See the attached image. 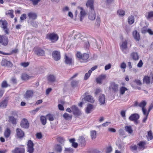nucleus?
Returning <instances> with one entry per match:
<instances>
[{"mask_svg": "<svg viewBox=\"0 0 153 153\" xmlns=\"http://www.w3.org/2000/svg\"><path fill=\"white\" fill-rule=\"evenodd\" d=\"M76 56L81 62L86 63L90 60L89 55L86 53H82L80 52H77L76 54Z\"/></svg>", "mask_w": 153, "mask_h": 153, "instance_id": "f257e3e1", "label": "nucleus"}, {"mask_svg": "<svg viewBox=\"0 0 153 153\" xmlns=\"http://www.w3.org/2000/svg\"><path fill=\"white\" fill-rule=\"evenodd\" d=\"M46 37L50 40L52 43H54L56 42L59 38L58 34L54 32L48 34L47 35Z\"/></svg>", "mask_w": 153, "mask_h": 153, "instance_id": "f03ea898", "label": "nucleus"}, {"mask_svg": "<svg viewBox=\"0 0 153 153\" xmlns=\"http://www.w3.org/2000/svg\"><path fill=\"white\" fill-rule=\"evenodd\" d=\"M0 24L1 27L3 29L4 33L7 34L9 33V29L7 28V22L5 20H0Z\"/></svg>", "mask_w": 153, "mask_h": 153, "instance_id": "7ed1b4c3", "label": "nucleus"}, {"mask_svg": "<svg viewBox=\"0 0 153 153\" xmlns=\"http://www.w3.org/2000/svg\"><path fill=\"white\" fill-rule=\"evenodd\" d=\"M9 43V39L8 37L5 35L0 34V44L4 46H7Z\"/></svg>", "mask_w": 153, "mask_h": 153, "instance_id": "20e7f679", "label": "nucleus"}, {"mask_svg": "<svg viewBox=\"0 0 153 153\" xmlns=\"http://www.w3.org/2000/svg\"><path fill=\"white\" fill-rule=\"evenodd\" d=\"M89 93L88 92H86L84 94L85 97L83 99L89 102L94 103V102L95 100L93 97L91 95H88Z\"/></svg>", "mask_w": 153, "mask_h": 153, "instance_id": "39448f33", "label": "nucleus"}, {"mask_svg": "<svg viewBox=\"0 0 153 153\" xmlns=\"http://www.w3.org/2000/svg\"><path fill=\"white\" fill-rule=\"evenodd\" d=\"M73 114L76 116H79L81 114L80 110L75 105H74L71 107Z\"/></svg>", "mask_w": 153, "mask_h": 153, "instance_id": "423d86ee", "label": "nucleus"}, {"mask_svg": "<svg viewBox=\"0 0 153 153\" xmlns=\"http://www.w3.org/2000/svg\"><path fill=\"white\" fill-rule=\"evenodd\" d=\"M1 65L3 66L7 67L8 68H12L13 64L12 62L6 59H3L1 62Z\"/></svg>", "mask_w": 153, "mask_h": 153, "instance_id": "0eeeda50", "label": "nucleus"}, {"mask_svg": "<svg viewBox=\"0 0 153 153\" xmlns=\"http://www.w3.org/2000/svg\"><path fill=\"white\" fill-rule=\"evenodd\" d=\"M139 115L137 114H131L129 117V119L131 121H134L136 124L137 123V120L139 118Z\"/></svg>", "mask_w": 153, "mask_h": 153, "instance_id": "6e6552de", "label": "nucleus"}, {"mask_svg": "<svg viewBox=\"0 0 153 153\" xmlns=\"http://www.w3.org/2000/svg\"><path fill=\"white\" fill-rule=\"evenodd\" d=\"M12 153H25V149L23 146L17 147L12 151Z\"/></svg>", "mask_w": 153, "mask_h": 153, "instance_id": "1a4fd4ad", "label": "nucleus"}, {"mask_svg": "<svg viewBox=\"0 0 153 153\" xmlns=\"http://www.w3.org/2000/svg\"><path fill=\"white\" fill-rule=\"evenodd\" d=\"M27 152L29 153H33V152L34 144L33 142L30 140L28 141L27 144Z\"/></svg>", "mask_w": 153, "mask_h": 153, "instance_id": "9d476101", "label": "nucleus"}, {"mask_svg": "<svg viewBox=\"0 0 153 153\" xmlns=\"http://www.w3.org/2000/svg\"><path fill=\"white\" fill-rule=\"evenodd\" d=\"M20 125L23 128H28L29 126V124L27 119L23 118L21 121Z\"/></svg>", "mask_w": 153, "mask_h": 153, "instance_id": "9b49d317", "label": "nucleus"}, {"mask_svg": "<svg viewBox=\"0 0 153 153\" xmlns=\"http://www.w3.org/2000/svg\"><path fill=\"white\" fill-rule=\"evenodd\" d=\"M52 56L54 59L56 61H58L60 59V52L59 51H55L52 52Z\"/></svg>", "mask_w": 153, "mask_h": 153, "instance_id": "f8f14e48", "label": "nucleus"}, {"mask_svg": "<svg viewBox=\"0 0 153 153\" xmlns=\"http://www.w3.org/2000/svg\"><path fill=\"white\" fill-rule=\"evenodd\" d=\"M147 143L145 141H140L137 144V146L138 149L140 150H143L145 149L146 146V145Z\"/></svg>", "mask_w": 153, "mask_h": 153, "instance_id": "ddd939ff", "label": "nucleus"}, {"mask_svg": "<svg viewBox=\"0 0 153 153\" xmlns=\"http://www.w3.org/2000/svg\"><path fill=\"white\" fill-rule=\"evenodd\" d=\"M88 18L91 20H94L96 18V14L94 9L89 10L88 13Z\"/></svg>", "mask_w": 153, "mask_h": 153, "instance_id": "4468645a", "label": "nucleus"}, {"mask_svg": "<svg viewBox=\"0 0 153 153\" xmlns=\"http://www.w3.org/2000/svg\"><path fill=\"white\" fill-rule=\"evenodd\" d=\"M35 54L38 56H43L45 55V51L41 48H38L35 51Z\"/></svg>", "mask_w": 153, "mask_h": 153, "instance_id": "2eb2a0df", "label": "nucleus"}, {"mask_svg": "<svg viewBox=\"0 0 153 153\" xmlns=\"http://www.w3.org/2000/svg\"><path fill=\"white\" fill-rule=\"evenodd\" d=\"M11 131L9 128H7L5 130L4 132V136L7 140H8L9 138H10Z\"/></svg>", "mask_w": 153, "mask_h": 153, "instance_id": "dca6fc26", "label": "nucleus"}, {"mask_svg": "<svg viewBox=\"0 0 153 153\" xmlns=\"http://www.w3.org/2000/svg\"><path fill=\"white\" fill-rule=\"evenodd\" d=\"M110 88L112 89L113 91L116 92L118 90V85L117 84H116L115 82H111L110 83Z\"/></svg>", "mask_w": 153, "mask_h": 153, "instance_id": "f3484780", "label": "nucleus"}, {"mask_svg": "<svg viewBox=\"0 0 153 153\" xmlns=\"http://www.w3.org/2000/svg\"><path fill=\"white\" fill-rule=\"evenodd\" d=\"M147 104V102L145 100H143L139 104V106L142 108V110L143 113L145 114V112L147 111L145 108V107Z\"/></svg>", "mask_w": 153, "mask_h": 153, "instance_id": "a211bd4d", "label": "nucleus"}, {"mask_svg": "<svg viewBox=\"0 0 153 153\" xmlns=\"http://www.w3.org/2000/svg\"><path fill=\"white\" fill-rule=\"evenodd\" d=\"M127 41L125 40L121 44H120V47L122 51L124 52V50L126 49L127 48Z\"/></svg>", "mask_w": 153, "mask_h": 153, "instance_id": "6ab92c4d", "label": "nucleus"}, {"mask_svg": "<svg viewBox=\"0 0 153 153\" xmlns=\"http://www.w3.org/2000/svg\"><path fill=\"white\" fill-rule=\"evenodd\" d=\"M94 0H88L86 5L87 7L89 8L90 10H93L94 9Z\"/></svg>", "mask_w": 153, "mask_h": 153, "instance_id": "aec40b11", "label": "nucleus"}, {"mask_svg": "<svg viewBox=\"0 0 153 153\" xmlns=\"http://www.w3.org/2000/svg\"><path fill=\"white\" fill-rule=\"evenodd\" d=\"M106 76L105 75L101 74L96 79V81L97 83L101 84L102 81L105 79Z\"/></svg>", "mask_w": 153, "mask_h": 153, "instance_id": "412c9836", "label": "nucleus"}, {"mask_svg": "<svg viewBox=\"0 0 153 153\" xmlns=\"http://www.w3.org/2000/svg\"><path fill=\"white\" fill-rule=\"evenodd\" d=\"M65 62L66 64L69 65H71L73 62L72 58L68 56L66 54L65 55Z\"/></svg>", "mask_w": 153, "mask_h": 153, "instance_id": "4be33fe9", "label": "nucleus"}, {"mask_svg": "<svg viewBox=\"0 0 153 153\" xmlns=\"http://www.w3.org/2000/svg\"><path fill=\"white\" fill-rule=\"evenodd\" d=\"M16 135L19 138H22L23 137L24 133L21 129L17 128L16 129Z\"/></svg>", "mask_w": 153, "mask_h": 153, "instance_id": "5701e85b", "label": "nucleus"}, {"mask_svg": "<svg viewBox=\"0 0 153 153\" xmlns=\"http://www.w3.org/2000/svg\"><path fill=\"white\" fill-rule=\"evenodd\" d=\"M78 140L79 144L81 146H85L86 145V142L83 136L79 137Z\"/></svg>", "mask_w": 153, "mask_h": 153, "instance_id": "b1692460", "label": "nucleus"}, {"mask_svg": "<svg viewBox=\"0 0 153 153\" xmlns=\"http://www.w3.org/2000/svg\"><path fill=\"white\" fill-rule=\"evenodd\" d=\"M131 57L135 61L138 60L139 59V55L136 52H133L130 54Z\"/></svg>", "mask_w": 153, "mask_h": 153, "instance_id": "393cba45", "label": "nucleus"}, {"mask_svg": "<svg viewBox=\"0 0 153 153\" xmlns=\"http://www.w3.org/2000/svg\"><path fill=\"white\" fill-rule=\"evenodd\" d=\"M18 50L17 49H15L12 50L11 52L10 53H6L0 51V54L5 55H10L13 53H16L18 52Z\"/></svg>", "mask_w": 153, "mask_h": 153, "instance_id": "a878e982", "label": "nucleus"}, {"mask_svg": "<svg viewBox=\"0 0 153 153\" xmlns=\"http://www.w3.org/2000/svg\"><path fill=\"white\" fill-rule=\"evenodd\" d=\"M80 9L81 11L80 13L79 18L80 21H82L86 15V13L82 7H80Z\"/></svg>", "mask_w": 153, "mask_h": 153, "instance_id": "bb28decb", "label": "nucleus"}, {"mask_svg": "<svg viewBox=\"0 0 153 153\" xmlns=\"http://www.w3.org/2000/svg\"><path fill=\"white\" fill-rule=\"evenodd\" d=\"M33 93L32 90L27 91L25 95V97L27 99H28L32 97Z\"/></svg>", "mask_w": 153, "mask_h": 153, "instance_id": "cd10ccee", "label": "nucleus"}, {"mask_svg": "<svg viewBox=\"0 0 153 153\" xmlns=\"http://www.w3.org/2000/svg\"><path fill=\"white\" fill-rule=\"evenodd\" d=\"M133 36L135 39L137 41H139L140 39V35L138 33L136 30L134 31L133 32Z\"/></svg>", "mask_w": 153, "mask_h": 153, "instance_id": "c85d7f7f", "label": "nucleus"}, {"mask_svg": "<svg viewBox=\"0 0 153 153\" xmlns=\"http://www.w3.org/2000/svg\"><path fill=\"white\" fill-rule=\"evenodd\" d=\"M105 96L104 94H100L99 98V100L101 105L104 104L105 103Z\"/></svg>", "mask_w": 153, "mask_h": 153, "instance_id": "c756f323", "label": "nucleus"}, {"mask_svg": "<svg viewBox=\"0 0 153 153\" xmlns=\"http://www.w3.org/2000/svg\"><path fill=\"white\" fill-rule=\"evenodd\" d=\"M48 81L50 82H53L55 81V77L53 75L50 74L47 77Z\"/></svg>", "mask_w": 153, "mask_h": 153, "instance_id": "7c9ffc66", "label": "nucleus"}, {"mask_svg": "<svg viewBox=\"0 0 153 153\" xmlns=\"http://www.w3.org/2000/svg\"><path fill=\"white\" fill-rule=\"evenodd\" d=\"M28 16L29 18L33 20L36 19L37 17L36 14L33 12L29 13L28 14Z\"/></svg>", "mask_w": 153, "mask_h": 153, "instance_id": "2f4dec72", "label": "nucleus"}, {"mask_svg": "<svg viewBox=\"0 0 153 153\" xmlns=\"http://www.w3.org/2000/svg\"><path fill=\"white\" fill-rule=\"evenodd\" d=\"M93 108L94 106L93 105L91 104H88L86 108L85 111L86 113L87 114L90 113Z\"/></svg>", "mask_w": 153, "mask_h": 153, "instance_id": "473e14b6", "label": "nucleus"}, {"mask_svg": "<svg viewBox=\"0 0 153 153\" xmlns=\"http://www.w3.org/2000/svg\"><path fill=\"white\" fill-rule=\"evenodd\" d=\"M8 103V100L7 99H4L0 103V107L2 108H4L7 106Z\"/></svg>", "mask_w": 153, "mask_h": 153, "instance_id": "72a5a7b5", "label": "nucleus"}, {"mask_svg": "<svg viewBox=\"0 0 153 153\" xmlns=\"http://www.w3.org/2000/svg\"><path fill=\"white\" fill-rule=\"evenodd\" d=\"M143 82L147 84H149L151 82L150 77L148 76H145L143 78Z\"/></svg>", "mask_w": 153, "mask_h": 153, "instance_id": "f704fd0d", "label": "nucleus"}, {"mask_svg": "<svg viewBox=\"0 0 153 153\" xmlns=\"http://www.w3.org/2000/svg\"><path fill=\"white\" fill-rule=\"evenodd\" d=\"M40 121L43 125H46L47 123V118L44 116H41L40 117Z\"/></svg>", "mask_w": 153, "mask_h": 153, "instance_id": "c9c22d12", "label": "nucleus"}, {"mask_svg": "<svg viewBox=\"0 0 153 153\" xmlns=\"http://www.w3.org/2000/svg\"><path fill=\"white\" fill-rule=\"evenodd\" d=\"M63 117L66 120H70L72 119V116L65 113L63 114Z\"/></svg>", "mask_w": 153, "mask_h": 153, "instance_id": "e433bc0d", "label": "nucleus"}, {"mask_svg": "<svg viewBox=\"0 0 153 153\" xmlns=\"http://www.w3.org/2000/svg\"><path fill=\"white\" fill-rule=\"evenodd\" d=\"M32 77V76H29L28 74L25 73L23 74L21 76L22 79L23 80H28Z\"/></svg>", "mask_w": 153, "mask_h": 153, "instance_id": "4c0bfd02", "label": "nucleus"}, {"mask_svg": "<svg viewBox=\"0 0 153 153\" xmlns=\"http://www.w3.org/2000/svg\"><path fill=\"white\" fill-rule=\"evenodd\" d=\"M117 14L119 16L123 17L125 15V11L122 9H119L117 11Z\"/></svg>", "mask_w": 153, "mask_h": 153, "instance_id": "58836bf2", "label": "nucleus"}, {"mask_svg": "<svg viewBox=\"0 0 153 153\" xmlns=\"http://www.w3.org/2000/svg\"><path fill=\"white\" fill-rule=\"evenodd\" d=\"M46 117L50 121H53L54 120V115L50 113L47 114Z\"/></svg>", "mask_w": 153, "mask_h": 153, "instance_id": "ea45409f", "label": "nucleus"}, {"mask_svg": "<svg viewBox=\"0 0 153 153\" xmlns=\"http://www.w3.org/2000/svg\"><path fill=\"white\" fill-rule=\"evenodd\" d=\"M13 13L14 11L13 10H9L6 13V14L7 15H9L11 18H13L14 17Z\"/></svg>", "mask_w": 153, "mask_h": 153, "instance_id": "a19ab883", "label": "nucleus"}, {"mask_svg": "<svg viewBox=\"0 0 153 153\" xmlns=\"http://www.w3.org/2000/svg\"><path fill=\"white\" fill-rule=\"evenodd\" d=\"M128 23L130 25L133 24L134 21V18L133 16H129L128 19Z\"/></svg>", "mask_w": 153, "mask_h": 153, "instance_id": "79ce46f5", "label": "nucleus"}, {"mask_svg": "<svg viewBox=\"0 0 153 153\" xmlns=\"http://www.w3.org/2000/svg\"><path fill=\"white\" fill-rule=\"evenodd\" d=\"M128 90V89L126 87L122 86L120 88V94H123L125 92Z\"/></svg>", "mask_w": 153, "mask_h": 153, "instance_id": "37998d69", "label": "nucleus"}, {"mask_svg": "<svg viewBox=\"0 0 153 153\" xmlns=\"http://www.w3.org/2000/svg\"><path fill=\"white\" fill-rule=\"evenodd\" d=\"M79 84L78 80H73L71 82V86L74 88L78 86Z\"/></svg>", "mask_w": 153, "mask_h": 153, "instance_id": "c03bdc74", "label": "nucleus"}, {"mask_svg": "<svg viewBox=\"0 0 153 153\" xmlns=\"http://www.w3.org/2000/svg\"><path fill=\"white\" fill-rule=\"evenodd\" d=\"M146 137L148 140H152L153 139L152 134L151 131H149L148 132Z\"/></svg>", "mask_w": 153, "mask_h": 153, "instance_id": "a18cd8bd", "label": "nucleus"}, {"mask_svg": "<svg viewBox=\"0 0 153 153\" xmlns=\"http://www.w3.org/2000/svg\"><path fill=\"white\" fill-rule=\"evenodd\" d=\"M91 136L92 139H95L96 137L97 132L96 131L93 130L91 132Z\"/></svg>", "mask_w": 153, "mask_h": 153, "instance_id": "49530a36", "label": "nucleus"}, {"mask_svg": "<svg viewBox=\"0 0 153 153\" xmlns=\"http://www.w3.org/2000/svg\"><path fill=\"white\" fill-rule=\"evenodd\" d=\"M125 128L126 131L129 133L131 134L132 133L133 130L131 126H126Z\"/></svg>", "mask_w": 153, "mask_h": 153, "instance_id": "de8ad7c7", "label": "nucleus"}, {"mask_svg": "<svg viewBox=\"0 0 153 153\" xmlns=\"http://www.w3.org/2000/svg\"><path fill=\"white\" fill-rule=\"evenodd\" d=\"M92 71L91 70H89L88 73H86L84 76V79L85 80H87L88 79L89 77L90 76L91 74Z\"/></svg>", "mask_w": 153, "mask_h": 153, "instance_id": "09e8293b", "label": "nucleus"}, {"mask_svg": "<svg viewBox=\"0 0 153 153\" xmlns=\"http://www.w3.org/2000/svg\"><path fill=\"white\" fill-rule=\"evenodd\" d=\"M145 16L148 19L153 18V11H151L148 12L147 13V15H146Z\"/></svg>", "mask_w": 153, "mask_h": 153, "instance_id": "8fccbe9b", "label": "nucleus"}, {"mask_svg": "<svg viewBox=\"0 0 153 153\" xmlns=\"http://www.w3.org/2000/svg\"><path fill=\"white\" fill-rule=\"evenodd\" d=\"M9 120L11 122L12 124H16V119L13 117L11 116L9 117Z\"/></svg>", "mask_w": 153, "mask_h": 153, "instance_id": "3c124183", "label": "nucleus"}, {"mask_svg": "<svg viewBox=\"0 0 153 153\" xmlns=\"http://www.w3.org/2000/svg\"><path fill=\"white\" fill-rule=\"evenodd\" d=\"M149 113V112L147 111L145 112V114H144V113H143V114L144 115H145V116L143 118V120H142L143 122L145 123L146 122V120L147 119L148 117V116Z\"/></svg>", "mask_w": 153, "mask_h": 153, "instance_id": "603ef678", "label": "nucleus"}, {"mask_svg": "<svg viewBox=\"0 0 153 153\" xmlns=\"http://www.w3.org/2000/svg\"><path fill=\"white\" fill-rule=\"evenodd\" d=\"M41 0H30L32 4L34 5H36L38 4V3Z\"/></svg>", "mask_w": 153, "mask_h": 153, "instance_id": "864d4df0", "label": "nucleus"}, {"mask_svg": "<svg viewBox=\"0 0 153 153\" xmlns=\"http://www.w3.org/2000/svg\"><path fill=\"white\" fill-rule=\"evenodd\" d=\"M112 149L111 146H110L106 148V153H110L112 151Z\"/></svg>", "mask_w": 153, "mask_h": 153, "instance_id": "5fc2aeb1", "label": "nucleus"}, {"mask_svg": "<svg viewBox=\"0 0 153 153\" xmlns=\"http://www.w3.org/2000/svg\"><path fill=\"white\" fill-rule=\"evenodd\" d=\"M100 23V18L98 16H97L96 19L95 24L98 26H99Z\"/></svg>", "mask_w": 153, "mask_h": 153, "instance_id": "6e6d98bb", "label": "nucleus"}, {"mask_svg": "<svg viewBox=\"0 0 153 153\" xmlns=\"http://www.w3.org/2000/svg\"><path fill=\"white\" fill-rule=\"evenodd\" d=\"M1 87L2 88H7L8 86V85L6 81H3L1 85Z\"/></svg>", "mask_w": 153, "mask_h": 153, "instance_id": "4d7b16f0", "label": "nucleus"}, {"mask_svg": "<svg viewBox=\"0 0 153 153\" xmlns=\"http://www.w3.org/2000/svg\"><path fill=\"white\" fill-rule=\"evenodd\" d=\"M120 67L121 68L124 69L123 72L125 71V69L126 68V64L124 62H123L120 64Z\"/></svg>", "mask_w": 153, "mask_h": 153, "instance_id": "13d9d810", "label": "nucleus"}, {"mask_svg": "<svg viewBox=\"0 0 153 153\" xmlns=\"http://www.w3.org/2000/svg\"><path fill=\"white\" fill-rule=\"evenodd\" d=\"M134 82L136 83L137 85H141L142 84V83L141 81L139 79H135L134 81Z\"/></svg>", "mask_w": 153, "mask_h": 153, "instance_id": "bf43d9fd", "label": "nucleus"}, {"mask_svg": "<svg viewBox=\"0 0 153 153\" xmlns=\"http://www.w3.org/2000/svg\"><path fill=\"white\" fill-rule=\"evenodd\" d=\"M56 149L57 152H60L62 150V148L60 145H57L56 146Z\"/></svg>", "mask_w": 153, "mask_h": 153, "instance_id": "052dcab7", "label": "nucleus"}, {"mask_svg": "<svg viewBox=\"0 0 153 153\" xmlns=\"http://www.w3.org/2000/svg\"><path fill=\"white\" fill-rule=\"evenodd\" d=\"M130 149L132 151H136L137 149V147L136 145H132L130 147Z\"/></svg>", "mask_w": 153, "mask_h": 153, "instance_id": "680f3d73", "label": "nucleus"}, {"mask_svg": "<svg viewBox=\"0 0 153 153\" xmlns=\"http://www.w3.org/2000/svg\"><path fill=\"white\" fill-rule=\"evenodd\" d=\"M57 140L58 142L60 143H62L64 142V139L63 137H59L57 138Z\"/></svg>", "mask_w": 153, "mask_h": 153, "instance_id": "e2e57ef3", "label": "nucleus"}, {"mask_svg": "<svg viewBox=\"0 0 153 153\" xmlns=\"http://www.w3.org/2000/svg\"><path fill=\"white\" fill-rule=\"evenodd\" d=\"M29 63L28 62H24L21 63V65L24 67H27L29 65Z\"/></svg>", "mask_w": 153, "mask_h": 153, "instance_id": "0e129e2a", "label": "nucleus"}, {"mask_svg": "<svg viewBox=\"0 0 153 153\" xmlns=\"http://www.w3.org/2000/svg\"><path fill=\"white\" fill-rule=\"evenodd\" d=\"M27 18L26 15L25 14H22L20 17V19L21 21L24 20Z\"/></svg>", "mask_w": 153, "mask_h": 153, "instance_id": "69168bd1", "label": "nucleus"}, {"mask_svg": "<svg viewBox=\"0 0 153 153\" xmlns=\"http://www.w3.org/2000/svg\"><path fill=\"white\" fill-rule=\"evenodd\" d=\"M143 64V62L142 60H140L137 64V66L138 68H141L142 67Z\"/></svg>", "mask_w": 153, "mask_h": 153, "instance_id": "338daca9", "label": "nucleus"}, {"mask_svg": "<svg viewBox=\"0 0 153 153\" xmlns=\"http://www.w3.org/2000/svg\"><path fill=\"white\" fill-rule=\"evenodd\" d=\"M153 108V101L149 107V109L147 111L150 112V111Z\"/></svg>", "mask_w": 153, "mask_h": 153, "instance_id": "774afa93", "label": "nucleus"}]
</instances>
